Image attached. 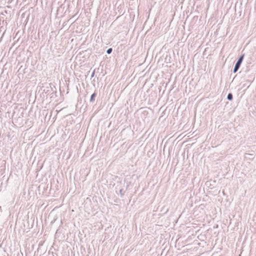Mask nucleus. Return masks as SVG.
Returning a JSON list of instances; mask_svg holds the SVG:
<instances>
[{"mask_svg":"<svg viewBox=\"0 0 256 256\" xmlns=\"http://www.w3.org/2000/svg\"><path fill=\"white\" fill-rule=\"evenodd\" d=\"M232 98H233L232 94L231 93L228 94L227 96L228 100H232Z\"/></svg>","mask_w":256,"mask_h":256,"instance_id":"nucleus-3","label":"nucleus"},{"mask_svg":"<svg viewBox=\"0 0 256 256\" xmlns=\"http://www.w3.org/2000/svg\"><path fill=\"white\" fill-rule=\"evenodd\" d=\"M246 155H247V156H252V154H246Z\"/></svg>","mask_w":256,"mask_h":256,"instance_id":"nucleus-5","label":"nucleus"},{"mask_svg":"<svg viewBox=\"0 0 256 256\" xmlns=\"http://www.w3.org/2000/svg\"><path fill=\"white\" fill-rule=\"evenodd\" d=\"M243 58H244V56H242L239 58V59L237 61L236 64H235V66H234V72L235 73L239 69V68L240 66V64L242 62Z\"/></svg>","mask_w":256,"mask_h":256,"instance_id":"nucleus-1","label":"nucleus"},{"mask_svg":"<svg viewBox=\"0 0 256 256\" xmlns=\"http://www.w3.org/2000/svg\"><path fill=\"white\" fill-rule=\"evenodd\" d=\"M96 96V94L94 92L91 96L90 102H93L94 100V98H95Z\"/></svg>","mask_w":256,"mask_h":256,"instance_id":"nucleus-2","label":"nucleus"},{"mask_svg":"<svg viewBox=\"0 0 256 256\" xmlns=\"http://www.w3.org/2000/svg\"><path fill=\"white\" fill-rule=\"evenodd\" d=\"M94 72H92V76H94Z\"/></svg>","mask_w":256,"mask_h":256,"instance_id":"nucleus-6","label":"nucleus"},{"mask_svg":"<svg viewBox=\"0 0 256 256\" xmlns=\"http://www.w3.org/2000/svg\"><path fill=\"white\" fill-rule=\"evenodd\" d=\"M112 52V48H110L107 50L106 52L108 54H110Z\"/></svg>","mask_w":256,"mask_h":256,"instance_id":"nucleus-4","label":"nucleus"}]
</instances>
